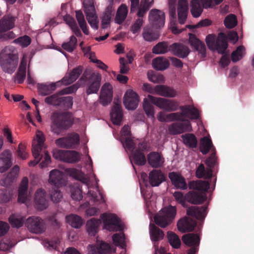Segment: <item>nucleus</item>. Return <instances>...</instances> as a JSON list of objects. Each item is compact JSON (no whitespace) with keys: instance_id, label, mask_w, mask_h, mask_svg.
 <instances>
[{"instance_id":"3","label":"nucleus","mask_w":254,"mask_h":254,"mask_svg":"<svg viewBox=\"0 0 254 254\" xmlns=\"http://www.w3.org/2000/svg\"><path fill=\"white\" fill-rule=\"evenodd\" d=\"M51 130L60 135L63 131L67 130L73 124V118L69 112H54L51 116Z\"/></svg>"},{"instance_id":"12","label":"nucleus","mask_w":254,"mask_h":254,"mask_svg":"<svg viewBox=\"0 0 254 254\" xmlns=\"http://www.w3.org/2000/svg\"><path fill=\"white\" fill-rule=\"evenodd\" d=\"M183 242L190 248L187 251L188 254H195L198 251L200 237L197 234L188 233L183 236Z\"/></svg>"},{"instance_id":"46","label":"nucleus","mask_w":254,"mask_h":254,"mask_svg":"<svg viewBox=\"0 0 254 254\" xmlns=\"http://www.w3.org/2000/svg\"><path fill=\"white\" fill-rule=\"evenodd\" d=\"M15 18L12 16H4L0 20V26L4 32L14 27Z\"/></svg>"},{"instance_id":"33","label":"nucleus","mask_w":254,"mask_h":254,"mask_svg":"<svg viewBox=\"0 0 254 254\" xmlns=\"http://www.w3.org/2000/svg\"><path fill=\"white\" fill-rule=\"evenodd\" d=\"M28 187V179L24 177L20 184L18 189V201L21 203H25L27 198V190Z\"/></svg>"},{"instance_id":"18","label":"nucleus","mask_w":254,"mask_h":254,"mask_svg":"<svg viewBox=\"0 0 254 254\" xmlns=\"http://www.w3.org/2000/svg\"><path fill=\"white\" fill-rule=\"evenodd\" d=\"M196 225V221L188 217L180 219L177 223V228L182 233L192 232Z\"/></svg>"},{"instance_id":"40","label":"nucleus","mask_w":254,"mask_h":254,"mask_svg":"<svg viewBox=\"0 0 254 254\" xmlns=\"http://www.w3.org/2000/svg\"><path fill=\"white\" fill-rule=\"evenodd\" d=\"M26 65V60L23 58L20 62L15 77V81H16L18 84L22 83L25 79Z\"/></svg>"},{"instance_id":"14","label":"nucleus","mask_w":254,"mask_h":254,"mask_svg":"<svg viewBox=\"0 0 254 254\" xmlns=\"http://www.w3.org/2000/svg\"><path fill=\"white\" fill-rule=\"evenodd\" d=\"M26 225L31 232L35 234H41L46 230L44 221L38 216H31L27 218Z\"/></svg>"},{"instance_id":"37","label":"nucleus","mask_w":254,"mask_h":254,"mask_svg":"<svg viewBox=\"0 0 254 254\" xmlns=\"http://www.w3.org/2000/svg\"><path fill=\"white\" fill-rule=\"evenodd\" d=\"M101 221L94 218L87 221L86 223V229L89 235L94 236L97 233Z\"/></svg>"},{"instance_id":"7","label":"nucleus","mask_w":254,"mask_h":254,"mask_svg":"<svg viewBox=\"0 0 254 254\" xmlns=\"http://www.w3.org/2000/svg\"><path fill=\"white\" fill-rule=\"evenodd\" d=\"M206 43L210 50H216L220 54H224L228 47L227 36L222 32L218 34L217 38L214 34H209L205 39Z\"/></svg>"},{"instance_id":"1","label":"nucleus","mask_w":254,"mask_h":254,"mask_svg":"<svg viewBox=\"0 0 254 254\" xmlns=\"http://www.w3.org/2000/svg\"><path fill=\"white\" fill-rule=\"evenodd\" d=\"M45 138L41 132H38L36 134V138L33 140L32 152L35 160L29 162L30 166H34L43 158V160L40 164L41 168L46 167L51 162V156L48 151L44 152V155H41L40 152L44 147Z\"/></svg>"},{"instance_id":"10","label":"nucleus","mask_w":254,"mask_h":254,"mask_svg":"<svg viewBox=\"0 0 254 254\" xmlns=\"http://www.w3.org/2000/svg\"><path fill=\"white\" fill-rule=\"evenodd\" d=\"M53 157L65 162L73 163L80 160L81 154L74 150L57 149L53 151Z\"/></svg>"},{"instance_id":"32","label":"nucleus","mask_w":254,"mask_h":254,"mask_svg":"<svg viewBox=\"0 0 254 254\" xmlns=\"http://www.w3.org/2000/svg\"><path fill=\"white\" fill-rule=\"evenodd\" d=\"M63 173L57 169L52 170L50 172L49 182L55 187L60 188L63 183Z\"/></svg>"},{"instance_id":"9","label":"nucleus","mask_w":254,"mask_h":254,"mask_svg":"<svg viewBox=\"0 0 254 254\" xmlns=\"http://www.w3.org/2000/svg\"><path fill=\"white\" fill-rule=\"evenodd\" d=\"M103 219L104 227L110 231H121L124 229V225L121 220L114 214L103 213L101 216Z\"/></svg>"},{"instance_id":"57","label":"nucleus","mask_w":254,"mask_h":254,"mask_svg":"<svg viewBox=\"0 0 254 254\" xmlns=\"http://www.w3.org/2000/svg\"><path fill=\"white\" fill-rule=\"evenodd\" d=\"M112 239L116 246L120 247L122 249L126 248L125 236L123 232L114 234L112 236Z\"/></svg>"},{"instance_id":"17","label":"nucleus","mask_w":254,"mask_h":254,"mask_svg":"<svg viewBox=\"0 0 254 254\" xmlns=\"http://www.w3.org/2000/svg\"><path fill=\"white\" fill-rule=\"evenodd\" d=\"M168 130L171 134L176 135L191 131L192 127L190 122L185 120L182 123H175L171 124L169 127Z\"/></svg>"},{"instance_id":"48","label":"nucleus","mask_w":254,"mask_h":254,"mask_svg":"<svg viewBox=\"0 0 254 254\" xmlns=\"http://www.w3.org/2000/svg\"><path fill=\"white\" fill-rule=\"evenodd\" d=\"M64 20L70 27L73 32L76 35V36L80 37L82 35L81 32L79 29L74 18L69 15H67L64 17Z\"/></svg>"},{"instance_id":"5","label":"nucleus","mask_w":254,"mask_h":254,"mask_svg":"<svg viewBox=\"0 0 254 254\" xmlns=\"http://www.w3.org/2000/svg\"><path fill=\"white\" fill-rule=\"evenodd\" d=\"M181 112L172 113L166 115L167 122L175 121L184 122L185 118L197 120L199 118L198 110L196 108L189 105L180 107Z\"/></svg>"},{"instance_id":"27","label":"nucleus","mask_w":254,"mask_h":254,"mask_svg":"<svg viewBox=\"0 0 254 254\" xmlns=\"http://www.w3.org/2000/svg\"><path fill=\"white\" fill-rule=\"evenodd\" d=\"M188 2L187 0H179L178 6V17L179 23H185L188 13Z\"/></svg>"},{"instance_id":"52","label":"nucleus","mask_w":254,"mask_h":254,"mask_svg":"<svg viewBox=\"0 0 254 254\" xmlns=\"http://www.w3.org/2000/svg\"><path fill=\"white\" fill-rule=\"evenodd\" d=\"M151 101L148 98H145L143 102V110L148 118L154 119V107L150 103Z\"/></svg>"},{"instance_id":"15","label":"nucleus","mask_w":254,"mask_h":254,"mask_svg":"<svg viewBox=\"0 0 254 254\" xmlns=\"http://www.w3.org/2000/svg\"><path fill=\"white\" fill-rule=\"evenodd\" d=\"M149 20L153 27L160 28L165 24V14L160 10L153 9L149 12Z\"/></svg>"},{"instance_id":"63","label":"nucleus","mask_w":254,"mask_h":254,"mask_svg":"<svg viewBox=\"0 0 254 254\" xmlns=\"http://www.w3.org/2000/svg\"><path fill=\"white\" fill-rule=\"evenodd\" d=\"M83 5L85 14H92V13L96 12L93 0H84Z\"/></svg>"},{"instance_id":"22","label":"nucleus","mask_w":254,"mask_h":254,"mask_svg":"<svg viewBox=\"0 0 254 254\" xmlns=\"http://www.w3.org/2000/svg\"><path fill=\"white\" fill-rule=\"evenodd\" d=\"M207 206H190L187 210L188 215L193 217L197 220H204L207 214Z\"/></svg>"},{"instance_id":"64","label":"nucleus","mask_w":254,"mask_h":254,"mask_svg":"<svg viewBox=\"0 0 254 254\" xmlns=\"http://www.w3.org/2000/svg\"><path fill=\"white\" fill-rule=\"evenodd\" d=\"M237 24V18L234 14L228 15L224 20L225 26L228 28H233Z\"/></svg>"},{"instance_id":"49","label":"nucleus","mask_w":254,"mask_h":254,"mask_svg":"<svg viewBox=\"0 0 254 254\" xmlns=\"http://www.w3.org/2000/svg\"><path fill=\"white\" fill-rule=\"evenodd\" d=\"M184 143L191 148L197 147V140L196 136L192 133H187L181 136Z\"/></svg>"},{"instance_id":"35","label":"nucleus","mask_w":254,"mask_h":254,"mask_svg":"<svg viewBox=\"0 0 254 254\" xmlns=\"http://www.w3.org/2000/svg\"><path fill=\"white\" fill-rule=\"evenodd\" d=\"M149 234L151 240L153 242L162 240L164 237L163 231L153 223L149 225Z\"/></svg>"},{"instance_id":"16","label":"nucleus","mask_w":254,"mask_h":254,"mask_svg":"<svg viewBox=\"0 0 254 254\" xmlns=\"http://www.w3.org/2000/svg\"><path fill=\"white\" fill-rule=\"evenodd\" d=\"M123 102L128 110H134L138 106L139 96L132 90H128L124 95Z\"/></svg>"},{"instance_id":"8","label":"nucleus","mask_w":254,"mask_h":254,"mask_svg":"<svg viewBox=\"0 0 254 254\" xmlns=\"http://www.w3.org/2000/svg\"><path fill=\"white\" fill-rule=\"evenodd\" d=\"M148 98L151 101V103L167 112L176 111L179 108H180L179 103L175 100L156 97L149 94L148 95Z\"/></svg>"},{"instance_id":"55","label":"nucleus","mask_w":254,"mask_h":254,"mask_svg":"<svg viewBox=\"0 0 254 254\" xmlns=\"http://www.w3.org/2000/svg\"><path fill=\"white\" fill-rule=\"evenodd\" d=\"M62 95L58 93L53 94L51 96L47 97L45 99V102L48 105H53L54 106H60L61 105Z\"/></svg>"},{"instance_id":"11","label":"nucleus","mask_w":254,"mask_h":254,"mask_svg":"<svg viewBox=\"0 0 254 254\" xmlns=\"http://www.w3.org/2000/svg\"><path fill=\"white\" fill-rule=\"evenodd\" d=\"M205 163L209 167L206 170L205 169L204 166L202 164L199 165L196 170V175L198 178H211L212 176V171L211 168L213 167L216 163L215 152H213L211 156L206 160Z\"/></svg>"},{"instance_id":"50","label":"nucleus","mask_w":254,"mask_h":254,"mask_svg":"<svg viewBox=\"0 0 254 254\" xmlns=\"http://www.w3.org/2000/svg\"><path fill=\"white\" fill-rule=\"evenodd\" d=\"M200 0H191L190 2V12L194 17H199L203 11Z\"/></svg>"},{"instance_id":"51","label":"nucleus","mask_w":254,"mask_h":254,"mask_svg":"<svg viewBox=\"0 0 254 254\" xmlns=\"http://www.w3.org/2000/svg\"><path fill=\"white\" fill-rule=\"evenodd\" d=\"M134 163L138 166L144 165L146 162V157L143 152L139 150H135L131 152Z\"/></svg>"},{"instance_id":"47","label":"nucleus","mask_w":254,"mask_h":254,"mask_svg":"<svg viewBox=\"0 0 254 254\" xmlns=\"http://www.w3.org/2000/svg\"><path fill=\"white\" fill-rule=\"evenodd\" d=\"M127 7L124 4L121 5L118 8L115 17V22L118 24H121L126 19L127 14Z\"/></svg>"},{"instance_id":"29","label":"nucleus","mask_w":254,"mask_h":254,"mask_svg":"<svg viewBox=\"0 0 254 254\" xmlns=\"http://www.w3.org/2000/svg\"><path fill=\"white\" fill-rule=\"evenodd\" d=\"M165 178L161 170H153L149 174V182L152 187L159 186Z\"/></svg>"},{"instance_id":"53","label":"nucleus","mask_w":254,"mask_h":254,"mask_svg":"<svg viewBox=\"0 0 254 254\" xmlns=\"http://www.w3.org/2000/svg\"><path fill=\"white\" fill-rule=\"evenodd\" d=\"M170 51V46L167 42H160L152 49V52L155 54H164Z\"/></svg>"},{"instance_id":"41","label":"nucleus","mask_w":254,"mask_h":254,"mask_svg":"<svg viewBox=\"0 0 254 254\" xmlns=\"http://www.w3.org/2000/svg\"><path fill=\"white\" fill-rule=\"evenodd\" d=\"M200 151L203 154H206L210 149L215 151L212 141L210 138L205 136L202 138L200 141Z\"/></svg>"},{"instance_id":"13","label":"nucleus","mask_w":254,"mask_h":254,"mask_svg":"<svg viewBox=\"0 0 254 254\" xmlns=\"http://www.w3.org/2000/svg\"><path fill=\"white\" fill-rule=\"evenodd\" d=\"M56 145L61 148H74L79 143V136L77 133H71L66 136L59 138L55 140Z\"/></svg>"},{"instance_id":"62","label":"nucleus","mask_w":254,"mask_h":254,"mask_svg":"<svg viewBox=\"0 0 254 254\" xmlns=\"http://www.w3.org/2000/svg\"><path fill=\"white\" fill-rule=\"evenodd\" d=\"M87 20L91 27L97 30L98 28V20L96 12L92 14H86Z\"/></svg>"},{"instance_id":"28","label":"nucleus","mask_w":254,"mask_h":254,"mask_svg":"<svg viewBox=\"0 0 254 254\" xmlns=\"http://www.w3.org/2000/svg\"><path fill=\"white\" fill-rule=\"evenodd\" d=\"M82 72V67L79 66L73 68L70 72L67 73L61 81L64 85H67L74 82Z\"/></svg>"},{"instance_id":"54","label":"nucleus","mask_w":254,"mask_h":254,"mask_svg":"<svg viewBox=\"0 0 254 254\" xmlns=\"http://www.w3.org/2000/svg\"><path fill=\"white\" fill-rule=\"evenodd\" d=\"M67 222L72 227L79 228L82 225V220L81 218L74 214H70L66 217Z\"/></svg>"},{"instance_id":"45","label":"nucleus","mask_w":254,"mask_h":254,"mask_svg":"<svg viewBox=\"0 0 254 254\" xmlns=\"http://www.w3.org/2000/svg\"><path fill=\"white\" fill-rule=\"evenodd\" d=\"M142 36L144 40L152 42L159 38V34L154 31L151 27L146 26L143 28Z\"/></svg>"},{"instance_id":"2","label":"nucleus","mask_w":254,"mask_h":254,"mask_svg":"<svg viewBox=\"0 0 254 254\" xmlns=\"http://www.w3.org/2000/svg\"><path fill=\"white\" fill-rule=\"evenodd\" d=\"M190 190L201 191L198 193L194 191H190L186 193L187 201L194 204L202 203L207 199L206 192L209 188V183L206 181H192L188 183Z\"/></svg>"},{"instance_id":"36","label":"nucleus","mask_w":254,"mask_h":254,"mask_svg":"<svg viewBox=\"0 0 254 254\" xmlns=\"http://www.w3.org/2000/svg\"><path fill=\"white\" fill-rule=\"evenodd\" d=\"M112 252L110 245L104 242H102L97 247H93L89 251L88 254H107Z\"/></svg>"},{"instance_id":"24","label":"nucleus","mask_w":254,"mask_h":254,"mask_svg":"<svg viewBox=\"0 0 254 254\" xmlns=\"http://www.w3.org/2000/svg\"><path fill=\"white\" fill-rule=\"evenodd\" d=\"M189 43L192 48L201 54L202 58L206 57V47L204 43L199 40L194 34H189Z\"/></svg>"},{"instance_id":"6","label":"nucleus","mask_w":254,"mask_h":254,"mask_svg":"<svg viewBox=\"0 0 254 254\" xmlns=\"http://www.w3.org/2000/svg\"><path fill=\"white\" fill-rule=\"evenodd\" d=\"M176 215V207L170 205L162 208L154 216V222L158 226L166 228L173 222Z\"/></svg>"},{"instance_id":"4","label":"nucleus","mask_w":254,"mask_h":254,"mask_svg":"<svg viewBox=\"0 0 254 254\" xmlns=\"http://www.w3.org/2000/svg\"><path fill=\"white\" fill-rule=\"evenodd\" d=\"M101 79L100 73L87 68L84 70L80 80L87 82L86 93L87 95H90L98 93L101 86Z\"/></svg>"},{"instance_id":"31","label":"nucleus","mask_w":254,"mask_h":254,"mask_svg":"<svg viewBox=\"0 0 254 254\" xmlns=\"http://www.w3.org/2000/svg\"><path fill=\"white\" fill-rule=\"evenodd\" d=\"M65 172L69 176L74 179L79 180L83 184L88 186L89 183V179L86 176L84 173L81 171L75 168H67Z\"/></svg>"},{"instance_id":"21","label":"nucleus","mask_w":254,"mask_h":254,"mask_svg":"<svg viewBox=\"0 0 254 254\" xmlns=\"http://www.w3.org/2000/svg\"><path fill=\"white\" fill-rule=\"evenodd\" d=\"M168 176L176 189L181 190H186L188 189V185L185 178L181 174L172 172L169 174Z\"/></svg>"},{"instance_id":"30","label":"nucleus","mask_w":254,"mask_h":254,"mask_svg":"<svg viewBox=\"0 0 254 254\" xmlns=\"http://www.w3.org/2000/svg\"><path fill=\"white\" fill-rule=\"evenodd\" d=\"M147 160L149 165L153 168L161 167L164 162L162 154L157 152H151L147 156Z\"/></svg>"},{"instance_id":"44","label":"nucleus","mask_w":254,"mask_h":254,"mask_svg":"<svg viewBox=\"0 0 254 254\" xmlns=\"http://www.w3.org/2000/svg\"><path fill=\"white\" fill-rule=\"evenodd\" d=\"M58 83H52L49 84H41L38 86L39 94L42 96H46L52 93L57 88Z\"/></svg>"},{"instance_id":"34","label":"nucleus","mask_w":254,"mask_h":254,"mask_svg":"<svg viewBox=\"0 0 254 254\" xmlns=\"http://www.w3.org/2000/svg\"><path fill=\"white\" fill-rule=\"evenodd\" d=\"M156 94L165 97H175L177 92L172 88L164 85H156Z\"/></svg>"},{"instance_id":"20","label":"nucleus","mask_w":254,"mask_h":254,"mask_svg":"<svg viewBox=\"0 0 254 254\" xmlns=\"http://www.w3.org/2000/svg\"><path fill=\"white\" fill-rule=\"evenodd\" d=\"M34 203L35 207L38 210H43L48 207L46 193L44 189L40 188L36 191L34 195Z\"/></svg>"},{"instance_id":"61","label":"nucleus","mask_w":254,"mask_h":254,"mask_svg":"<svg viewBox=\"0 0 254 254\" xmlns=\"http://www.w3.org/2000/svg\"><path fill=\"white\" fill-rule=\"evenodd\" d=\"M245 47L243 46H239L237 49L233 51L231 54L232 61L236 63L243 58L244 57V51Z\"/></svg>"},{"instance_id":"42","label":"nucleus","mask_w":254,"mask_h":254,"mask_svg":"<svg viewBox=\"0 0 254 254\" xmlns=\"http://www.w3.org/2000/svg\"><path fill=\"white\" fill-rule=\"evenodd\" d=\"M153 0H141L137 9L138 18H142L153 3Z\"/></svg>"},{"instance_id":"43","label":"nucleus","mask_w":254,"mask_h":254,"mask_svg":"<svg viewBox=\"0 0 254 254\" xmlns=\"http://www.w3.org/2000/svg\"><path fill=\"white\" fill-rule=\"evenodd\" d=\"M11 153L9 150L4 151L0 157L3 165L0 167V172L3 173L7 171L12 165Z\"/></svg>"},{"instance_id":"59","label":"nucleus","mask_w":254,"mask_h":254,"mask_svg":"<svg viewBox=\"0 0 254 254\" xmlns=\"http://www.w3.org/2000/svg\"><path fill=\"white\" fill-rule=\"evenodd\" d=\"M168 241L175 249H178L181 246V241L178 236L172 232L169 231L167 233Z\"/></svg>"},{"instance_id":"39","label":"nucleus","mask_w":254,"mask_h":254,"mask_svg":"<svg viewBox=\"0 0 254 254\" xmlns=\"http://www.w3.org/2000/svg\"><path fill=\"white\" fill-rule=\"evenodd\" d=\"M170 62L168 59L159 57L153 60L152 66L157 70H164L169 67Z\"/></svg>"},{"instance_id":"58","label":"nucleus","mask_w":254,"mask_h":254,"mask_svg":"<svg viewBox=\"0 0 254 254\" xmlns=\"http://www.w3.org/2000/svg\"><path fill=\"white\" fill-rule=\"evenodd\" d=\"M77 39L72 35L70 37L68 42H64L62 45V47L66 51L71 53L76 48L77 45Z\"/></svg>"},{"instance_id":"25","label":"nucleus","mask_w":254,"mask_h":254,"mask_svg":"<svg viewBox=\"0 0 254 254\" xmlns=\"http://www.w3.org/2000/svg\"><path fill=\"white\" fill-rule=\"evenodd\" d=\"M115 14L113 2H109L101 17V28L106 29L110 26L111 19Z\"/></svg>"},{"instance_id":"19","label":"nucleus","mask_w":254,"mask_h":254,"mask_svg":"<svg viewBox=\"0 0 254 254\" xmlns=\"http://www.w3.org/2000/svg\"><path fill=\"white\" fill-rule=\"evenodd\" d=\"M113 90L112 85L105 83L102 86L99 97L100 102L104 106L108 105L113 99Z\"/></svg>"},{"instance_id":"60","label":"nucleus","mask_w":254,"mask_h":254,"mask_svg":"<svg viewBox=\"0 0 254 254\" xmlns=\"http://www.w3.org/2000/svg\"><path fill=\"white\" fill-rule=\"evenodd\" d=\"M9 222L13 227L20 228L24 223V218L16 214H12L8 218Z\"/></svg>"},{"instance_id":"56","label":"nucleus","mask_w":254,"mask_h":254,"mask_svg":"<svg viewBox=\"0 0 254 254\" xmlns=\"http://www.w3.org/2000/svg\"><path fill=\"white\" fill-rule=\"evenodd\" d=\"M76 18L83 32L85 35H88L89 31L87 27V25L85 20L84 15L81 11H76Z\"/></svg>"},{"instance_id":"23","label":"nucleus","mask_w":254,"mask_h":254,"mask_svg":"<svg viewBox=\"0 0 254 254\" xmlns=\"http://www.w3.org/2000/svg\"><path fill=\"white\" fill-rule=\"evenodd\" d=\"M170 52L179 58H185L188 56L190 51L189 48L183 44L174 43L170 45Z\"/></svg>"},{"instance_id":"26","label":"nucleus","mask_w":254,"mask_h":254,"mask_svg":"<svg viewBox=\"0 0 254 254\" xmlns=\"http://www.w3.org/2000/svg\"><path fill=\"white\" fill-rule=\"evenodd\" d=\"M110 116L114 124L117 125L120 124L123 119V112L120 101L114 100V106L110 113Z\"/></svg>"},{"instance_id":"38","label":"nucleus","mask_w":254,"mask_h":254,"mask_svg":"<svg viewBox=\"0 0 254 254\" xmlns=\"http://www.w3.org/2000/svg\"><path fill=\"white\" fill-rule=\"evenodd\" d=\"M0 64L4 71H12L15 68V62L11 55L6 56L0 59Z\"/></svg>"}]
</instances>
